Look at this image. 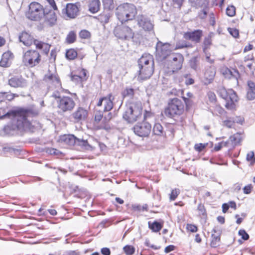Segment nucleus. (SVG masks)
<instances>
[{
  "instance_id": "nucleus-1",
  "label": "nucleus",
  "mask_w": 255,
  "mask_h": 255,
  "mask_svg": "<svg viewBox=\"0 0 255 255\" xmlns=\"http://www.w3.org/2000/svg\"><path fill=\"white\" fill-rule=\"evenodd\" d=\"M31 114L30 111L21 110L14 112L11 128L13 130L30 128L31 123L28 118Z\"/></svg>"
},
{
  "instance_id": "nucleus-2",
  "label": "nucleus",
  "mask_w": 255,
  "mask_h": 255,
  "mask_svg": "<svg viewBox=\"0 0 255 255\" xmlns=\"http://www.w3.org/2000/svg\"><path fill=\"white\" fill-rule=\"evenodd\" d=\"M136 14V8L131 3H125L120 4L116 9V15L122 23L132 20Z\"/></svg>"
},
{
  "instance_id": "nucleus-3",
  "label": "nucleus",
  "mask_w": 255,
  "mask_h": 255,
  "mask_svg": "<svg viewBox=\"0 0 255 255\" xmlns=\"http://www.w3.org/2000/svg\"><path fill=\"white\" fill-rule=\"evenodd\" d=\"M142 107L140 102H131L127 105L123 117L128 123L138 120L142 115Z\"/></svg>"
},
{
  "instance_id": "nucleus-4",
  "label": "nucleus",
  "mask_w": 255,
  "mask_h": 255,
  "mask_svg": "<svg viewBox=\"0 0 255 255\" xmlns=\"http://www.w3.org/2000/svg\"><path fill=\"white\" fill-rule=\"evenodd\" d=\"M184 111V103L175 98L169 100L168 106L164 109L163 114L168 118H173L182 115Z\"/></svg>"
},
{
  "instance_id": "nucleus-5",
  "label": "nucleus",
  "mask_w": 255,
  "mask_h": 255,
  "mask_svg": "<svg viewBox=\"0 0 255 255\" xmlns=\"http://www.w3.org/2000/svg\"><path fill=\"white\" fill-rule=\"evenodd\" d=\"M52 97L55 98L57 108L62 112L71 111L75 106V101L70 97H60L59 93H53Z\"/></svg>"
},
{
  "instance_id": "nucleus-6",
  "label": "nucleus",
  "mask_w": 255,
  "mask_h": 255,
  "mask_svg": "<svg viewBox=\"0 0 255 255\" xmlns=\"http://www.w3.org/2000/svg\"><path fill=\"white\" fill-rule=\"evenodd\" d=\"M219 95L226 101L225 107L232 110L235 108V103L238 101L236 92L232 89L226 90L224 87H220L218 90Z\"/></svg>"
},
{
  "instance_id": "nucleus-7",
  "label": "nucleus",
  "mask_w": 255,
  "mask_h": 255,
  "mask_svg": "<svg viewBox=\"0 0 255 255\" xmlns=\"http://www.w3.org/2000/svg\"><path fill=\"white\" fill-rule=\"evenodd\" d=\"M45 10V9L39 3L32 2L29 5V9L26 16L30 20L39 21L43 17Z\"/></svg>"
},
{
  "instance_id": "nucleus-8",
  "label": "nucleus",
  "mask_w": 255,
  "mask_h": 255,
  "mask_svg": "<svg viewBox=\"0 0 255 255\" xmlns=\"http://www.w3.org/2000/svg\"><path fill=\"white\" fill-rule=\"evenodd\" d=\"M44 81L47 84L49 90H55L54 93H58L63 91L60 80L56 73H49L46 74Z\"/></svg>"
},
{
  "instance_id": "nucleus-9",
  "label": "nucleus",
  "mask_w": 255,
  "mask_h": 255,
  "mask_svg": "<svg viewBox=\"0 0 255 255\" xmlns=\"http://www.w3.org/2000/svg\"><path fill=\"white\" fill-rule=\"evenodd\" d=\"M40 56L36 50H29L23 53L22 63L27 67H33L40 61Z\"/></svg>"
},
{
  "instance_id": "nucleus-10",
  "label": "nucleus",
  "mask_w": 255,
  "mask_h": 255,
  "mask_svg": "<svg viewBox=\"0 0 255 255\" xmlns=\"http://www.w3.org/2000/svg\"><path fill=\"white\" fill-rule=\"evenodd\" d=\"M183 59V56L179 53L169 55V67H168V70L165 72L171 75L181 69Z\"/></svg>"
},
{
  "instance_id": "nucleus-11",
  "label": "nucleus",
  "mask_w": 255,
  "mask_h": 255,
  "mask_svg": "<svg viewBox=\"0 0 255 255\" xmlns=\"http://www.w3.org/2000/svg\"><path fill=\"white\" fill-rule=\"evenodd\" d=\"M114 33L116 37L123 40H129L133 36L132 30L129 27L123 24L115 27Z\"/></svg>"
},
{
  "instance_id": "nucleus-12",
  "label": "nucleus",
  "mask_w": 255,
  "mask_h": 255,
  "mask_svg": "<svg viewBox=\"0 0 255 255\" xmlns=\"http://www.w3.org/2000/svg\"><path fill=\"white\" fill-rule=\"evenodd\" d=\"M136 21L138 26L143 30L148 32H153L154 24L150 17L146 15L139 14L136 17Z\"/></svg>"
},
{
  "instance_id": "nucleus-13",
  "label": "nucleus",
  "mask_w": 255,
  "mask_h": 255,
  "mask_svg": "<svg viewBox=\"0 0 255 255\" xmlns=\"http://www.w3.org/2000/svg\"><path fill=\"white\" fill-rule=\"evenodd\" d=\"M132 130L134 133L139 136L147 137L151 132V126L148 122L143 121L136 124L132 128Z\"/></svg>"
},
{
  "instance_id": "nucleus-14",
  "label": "nucleus",
  "mask_w": 255,
  "mask_h": 255,
  "mask_svg": "<svg viewBox=\"0 0 255 255\" xmlns=\"http://www.w3.org/2000/svg\"><path fill=\"white\" fill-rule=\"evenodd\" d=\"M171 45L168 43L158 41L156 46V56L159 60L165 59L171 51Z\"/></svg>"
},
{
  "instance_id": "nucleus-15",
  "label": "nucleus",
  "mask_w": 255,
  "mask_h": 255,
  "mask_svg": "<svg viewBox=\"0 0 255 255\" xmlns=\"http://www.w3.org/2000/svg\"><path fill=\"white\" fill-rule=\"evenodd\" d=\"M62 140L66 144L69 145L71 146L77 144L84 147L86 149H89L91 148L90 145L88 143L86 140L77 138L72 134L64 135L62 138Z\"/></svg>"
},
{
  "instance_id": "nucleus-16",
  "label": "nucleus",
  "mask_w": 255,
  "mask_h": 255,
  "mask_svg": "<svg viewBox=\"0 0 255 255\" xmlns=\"http://www.w3.org/2000/svg\"><path fill=\"white\" fill-rule=\"evenodd\" d=\"M79 8L73 3H68L66 7L62 9V13L65 18H74L78 14Z\"/></svg>"
},
{
  "instance_id": "nucleus-17",
  "label": "nucleus",
  "mask_w": 255,
  "mask_h": 255,
  "mask_svg": "<svg viewBox=\"0 0 255 255\" xmlns=\"http://www.w3.org/2000/svg\"><path fill=\"white\" fill-rule=\"evenodd\" d=\"M138 78L142 80L149 78L153 74L154 71V65L139 67Z\"/></svg>"
},
{
  "instance_id": "nucleus-18",
  "label": "nucleus",
  "mask_w": 255,
  "mask_h": 255,
  "mask_svg": "<svg viewBox=\"0 0 255 255\" xmlns=\"http://www.w3.org/2000/svg\"><path fill=\"white\" fill-rule=\"evenodd\" d=\"M54 10L53 9L47 11L45 9V14L43 16L44 18V23L49 26H52L56 23L57 17Z\"/></svg>"
},
{
  "instance_id": "nucleus-19",
  "label": "nucleus",
  "mask_w": 255,
  "mask_h": 255,
  "mask_svg": "<svg viewBox=\"0 0 255 255\" xmlns=\"http://www.w3.org/2000/svg\"><path fill=\"white\" fill-rule=\"evenodd\" d=\"M88 116V111L82 107H78L72 114V117L76 122L85 121Z\"/></svg>"
},
{
  "instance_id": "nucleus-20",
  "label": "nucleus",
  "mask_w": 255,
  "mask_h": 255,
  "mask_svg": "<svg viewBox=\"0 0 255 255\" xmlns=\"http://www.w3.org/2000/svg\"><path fill=\"white\" fill-rule=\"evenodd\" d=\"M202 36V31L196 30L193 31H189L184 34V38L187 40H190L195 43H198Z\"/></svg>"
},
{
  "instance_id": "nucleus-21",
  "label": "nucleus",
  "mask_w": 255,
  "mask_h": 255,
  "mask_svg": "<svg viewBox=\"0 0 255 255\" xmlns=\"http://www.w3.org/2000/svg\"><path fill=\"white\" fill-rule=\"evenodd\" d=\"M19 40L24 45L26 46H30L36 40L28 33L22 32L19 36Z\"/></svg>"
},
{
  "instance_id": "nucleus-22",
  "label": "nucleus",
  "mask_w": 255,
  "mask_h": 255,
  "mask_svg": "<svg viewBox=\"0 0 255 255\" xmlns=\"http://www.w3.org/2000/svg\"><path fill=\"white\" fill-rule=\"evenodd\" d=\"M246 91V98L248 100L252 101L255 99V83L248 81Z\"/></svg>"
},
{
  "instance_id": "nucleus-23",
  "label": "nucleus",
  "mask_w": 255,
  "mask_h": 255,
  "mask_svg": "<svg viewBox=\"0 0 255 255\" xmlns=\"http://www.w3.org/2000/svg\"><path fill=\"white\" fill-rule=\"evenodd\" d=\"M154 65L152 56L149 54L145 53L138 60V66H145Z\"/></svg>"
},
{
  "instance_id": "nucleus-24",
  "label": "nucleus",
  "mask_w": 255,
  "mask_h": 255,
  "mask_svg": "<svg viewBox=\"0 0 255 255\" xmlns=\"http://www.w3.org/2000/svg\"><path fill=\"white\" fill-rule=\"evenodd\" d=\"M12 58L13 55L10 52L8 51L4 53L0 61V66L3 67L9 66Z\"/></svg>"
},
{
  "instance_id": "nucleus-25",
  "label": "nucleus",
  "mask_w": 255,
  "mask_h": 255,
  "mask_svg": "<svg viewBox=\"0 0 255 255\" xmlns=\"http://www.w3.org/2000/svg\"><path fill=\"white\" fill-rule=\"evenodd\" d=\"M8 84L14 88L22 87L26 85V82L21 78L13 77L8 80Z\"/></svg>"
},
{
  "instance_id": "nucleus-26",
  "label": "nucleus",
  "mask_w": 255,
  "mask_h": 255,
  "mask_svg": "<svg viewBox=\"0 0 255 255\" xmlns=\"http://www.w3.org/2000/svg\"><path fill=\"white\" fill-rule=\"evenodd\" d=\"M221 72L226 78L231 79L234 77L237 80L239 73L235 69L231 70L227 67H223L221 70Z\"/></svg>"
},
{
  "instance_id": "nucleus-27",
  "label": "nucleus",
  "mask_w": 255,
  "mask_h": 255,
  "mask_svg": "<svg viewBox=\"0 0 255 255\" xmlns=\"http://www.w3.org/2000/svg\"><path fill=\"white\" fill-rule=\"evenodd\" d=\"M216 74V70L214 67L210 66L207 68L204 73V77L207 82L206 84L211 83L213 80Z\"/></svg>"
},
{
  "instance_id": "nucleus-28",
  "label": "nucleus",
  "mask_w": 255,
  "mask_h": 255,
  "mask_svg": "<svg viewBox=\"0 0 255 255\" xmlns=\"http://www.w3.org/2000/svg\"><path fill=\"white\" fill-rule=\"evenodd\" d=\"M114 99V97L111 94L108 95L107 97H104V111H110L112 109L114 106L113 102Z\"/></svg>"
},
{
  "instance_id": "nucleus-29",
  "label": "nucleus",
  "mask_w": 255,
  "mask_h": 255,
  "mask_svg": "<svg viewBox=\"0 0 255 255\" xmlns=\"http://www.w3.org/2000/svg\"><path fill=\"white\" fill-rule=\"evenodd\" d=\"M100 0H89V10L92 13H96L100 9Z\"/></svg>"
},
{
  "instance_id": "nucleus-30",
  "label": "nucleus",
  "mask_w": 255,
  "mask_h": 255,
  "mask_svg": "<svg viewBox=\"0 0 255 255\" xmlns=\"http://www.w3.org/2000/svg\"><path fill=\"white\" fill-rule=\"evenodd\" d=\"M112 14L111 12H104L101 13L98 16V19L103 24H106L109 22L110 18L112 17Z\"/></svg>"
},
{
  "instance_id": "nucleus-31",
  "label": "nucleus",
  "mask_w": 255,
  "mask_h": 255,
  "mask_svg": "<svg viewBox=\"0 0 255 255\" xmlns=\"http://www.w3.org/2000/svg\"><path fill=\"white\" fill-rule=\"evenodd\" d=\"M34 45L36 46V48L42 49L43 52L45 54H47L50 50V45L44 43L38 40H35L34 41Z\"/></svg>"
},
{
  "instance_id": "nucleus-32",
  "label": "nucleus",
  "mask_w": 255,
  "mask_h": 255,
  "mask_svg": "<svg viewBox=\"0 0 255 255\" xmlns=\"http://www.w3.org/2000/svg\"><path fill=\"white\" fill-rule=\"evenodd\" d=\"M214 35V33L211 32L209 33L208 35L204 38L203 42V49L205 52H206V50L209 48V46L211 45L212 38Z\"/></svg>"
},
{
  "instance_id": "nucleus-33",
  "label": "nucleus",
  "mask_w": 255,
  "mask_h": 255,
  "mask_svg": "<svg viewBox=\"0 0 255 255\" xmlns=\"http://www.w3.org/2000/svg\"><path fill=\"white\" fill-rule=\"evenodd\" d=\"M234 147L240 143L242 140V136L239 133H236L231 135L229 138Z\"/></svg>"
},
{
  "instance_id": "nucleus-34",
  "label": "nucleus",
  "mask_w": 255,
  "mask_h": 255,
  "mask_svg": "<svg viewBox=\"0 0 255 255\" xmlns=\"http://www.w3.org/2000/svg\"><path fill=\"white\" fill-rule=\"evenodd\" d=\"M149 228L154 232H159L162 228V225L160 223L155 221L152 224L148 223Z\"/></svg>"
},
{
  "instance_id": "nucleus-35",
  "label": "nucleus",
  "mask_w": 255,
  "mask_h": 255,
  "mask_svg": "<svg viewBox=\"0 0 255 255\" xmlns=\"http://www.w3.org/2000/svg\"><path fill=\"white\" fill-rule=\"evenodd\" d=\"M220 242V237L219 235H216L215 234L212 235V241L211 242V246L212 247L216 248L219 246Z\"/></svg>"
},
{
  "instance_id": "nucleus-36",
  "label": "nucleus",
  "mask_w": 255,
  "mask_h": 255,
  "mask_svg": "<svg viewBox=\"0 0 255 255\" xmlns=\"http://www.w3.org/2000/svg\"><path fill=\"white\" fill-rule=\"evenodd\" d=\"M78 56L77 52L74 49L68 50L66 53V57L69 60H73Z\"/></svg>"
},
{
  "instance_id": "nucleus-37",
  "label": "nucleus",
  "mask_w": 255,
  "mask_h": 255,
  "mask_svg": "<svg viewBox=\"0 0 255 255\" xmlns=\"http://www.w3.org/2000/svg\"><path fill=\"white\" fill-rule=\"evenodd\" d=\"M105 9L108 10H113L114 7L113 0H102Z\"/></svg>"
},
{
  "instance_id": "nucleus-38",
  "label": "nucleus",
  "mask_w": 255,
  "mask_h": 255,
  "mask_svg": "<svg viewBox=\"0 0 255 255\" xmlns=\"http://www.w3.org/2000/svg\"><path fill=\"white\" fill-rule=\"evenodd\" d=\"M163 127L159 123H156L154 125L153 128V133L156 135H161L162 133Z\"/></svg>"
},
{
  "instance_id": "nucleus-39",
  "label": "nucleus",
  "mask_w": 255,
  "mask_h": 255,
  "mask_svg": "<svg viewBox=\"0 0 255 255\" xmlns=\"http://www.w3.org/2000/svg\"><path fill=\"white\" fill-rule=\"evenodd\" d=\"M134 94L133 89L132 88H127L122 92V95L124 98H131Z\"/></svg>"
},
{
  "instance_id": "nucleus-40",
  "label": "nucleus",
  "mask_w": 255,
  "mask_h": 255,
  "mask_svg": "<svg viewBox=\"0 0 255 255\" xmlns=\"http://www.w3.org/2000/svg\"><path fill=\"white\" fill-rule=\"evenodd\" d=\"M124 250L127 255H132L135 252L134 248L132 246L127 245L124 248Z\"/></svg>"
},
{
  "instance_id": "nucleus-41",
  "label": "nucleus",
  "mask_w": 255,
  "mask_h": 255,
  "mask_svg": "<svg viewBox=\"0 0 255 255\" xmlns=\"http://www.w3.org/2000/svg\"><path fill=\"white\" fill-rule=\"evenodd\" d=\"M76 35L75 32L73 31H70L67 36V42L69 43H73L76 39Z\"/></svg>"
},
{
  "instance_id": "nucleus-42",
  "label": "nucleus",
  "mask_w": 255,
  "mask_h": 255,
  "mask_svg": "<svg viewBox=\"0 0 255 255\" xmlns=\"http://www.w3.org/2000/svg\"><path fill=\"white\" fill-rule=\"evenodd\" d=\"M227 14L229 16H233L236 13V8L233 5L228 6L226 9Z\"/></svg>"
},
{
  "instance_id": "nucleus-43",
  "label": "nucleus",
  "mask_w": 255,
  "mask_h": 255,
  "mask_svg": "<svg viewBox=\"0 0 255 255\" xmlns=\"http://www.w3.org/2000/svg\"><path fill=\"white\" fill-rule=\"evenodd\" d=\"M246 159L252 163L255 162V156L253 151H250L247 154Z\"/></svg>"
},
{
  "instance_id": "nucleus-44",
  "label": "nucleus",
  "mask_w": 255,
  "mask_h": 255,
  "mask_svg": "<svg viewBox=\"0 0 255 255\" xmlns=\"http://www.w3.org/2000/svg\"><path fill=\"white\" fill-rule=\"evenodd\" d=\"M179 193L180 190L179 189H175L173 190L170 195V199L172 201L175 200Z\"/></svg>"
},
{
  "instance_id": "nucleus-45",
  "label": "nucleus",
  "mask_w": 255,
  "mask_h": 255,
  "mask_svg": "<svg viewBox=\"0 0 255 255\" xmlns=\"http://www.w3.org/2000/svg\"><path fill=\"white\" fill-rule=\"evenodd\" d=\"M79 36L81 38L87 39L90 37L91 34L88 31L86 30H83L80 31Z\"/></svg>"
},
{
  "instance_id": "nucleus-46",
  "label": "nucleus",
  "mask_w": 255,
  "mask_h": 255,
  "mask_svg": "<svg viewBox=\"0 0 255 255\" xmlns=\"http://www.w3.org/2000/svg\"><path fill=\"white\" fill-rule=\"evenodd\" d=\"M235 123V121L234 120H232L230 119H227L223 121V125L229 128H232L233 127Z\"/></svg>"
},
{
  "instance_id": "nucleus-47",
  "label": "nucleus",
  "mask_w": 255,
  "mask_h": 255,
  "mask_svg": "<svg viewBox=\"0 0 255 255\" xmlns=\"http://www.w3.org/2000/svg\"><path fill=\"white\" fill-rule=\"evenodd\" d=\"M229 32L235 38L239 36V30L236 28H229Z\"/></svg>"
},
{
  "instance_id": "nucleus-48",
  "label": "nucleus",
  "mask_w": 255,
  "mask_h": 255,
  "mask_svg": "<svg viewBox=\"0 0 255 255\" xmlns=\"http://www.w3.org/2000/svg\"><path fill=\"white\" fill-rule=\"evenodd\" d=\"M221 144H222L223 147H226L229 148L234 147L229 138L226 141H222Z\"/></svg>"
},
{
  "instance_id": "nucleus-49",
  "label": "nucleus",
  "mask_w": 255,
  "mask_h": 255,
  "mask_svg": "<svg viewBox=\"0 0 255 255\" xmlns=\"http://www.w3.org/2000/svg\"><path fill=\"white\" fill-rule=\"evenodd\" d=\"M191 46V45L190 44L186 41H184L182 43L178 42L176 45V48H183L184 47H189Z\"/></svg>"
},
{
  "instance_id": "nucleus-50",
  "label": "nucleus",
  "mask_w": 255,
  "mask_h": 255,
  "mask_svg": "<svg viewBox=\"0 0 255 255\" xmlns=\"http://www.w3.org/2000/svg\"><path fill=\"white\" fill-rule=\"evenodd\" d=\"M186 229L188 231L192 233H195L197 231V226L192 224H187Z\"/></svg>"
},
{
  "instance_id": "nucleus-51",
  "label": "nucleus",
  "mask_w": 255,
  "mask_h": 255,
  "mask_svg": "<svg viewBox=\"0 0 255 255\" xmlns=\"http://www.w3.org/2000/svg\"><path fill=\"white\" fill-rule=\"evenodd\" d=\"M239 234L244 240H247L249 238V235L246 232V231L244 230H241L239 232Z\"/></svg>"
},
{
  "instance_id": "nucleus-52",
  "label": "nucleus",
  "mask_w": 255,
  "mask_h": 255,
  "mask_svg": "<svg viewBox=\"0 0 255 255\" xmlns=\"http://www.w3.org/2000/svg\"><path fill=\"white\" fill-rule=\"evenodd\" d=\"M205 147V145L202 143L196 144L194 146L195 149L199 152L202 151Z\"/></svg>"
},
{
  "instance_id": "nucleus-53",
  "label": "nucleus",
  "mask_w": 255,
  "mask_h": 255,
  "mask_svg": "<svg viewBox=\"0 0 255 255\" xmlns=\"http://www.w3.org/2000/svg\"><path fill=\"white\" fill-rule=\"evenodd\" d=\"M15 96V94H12L8 92H5V100L11 101Z\"/></svg>"
},
{
  "instance_id": "nucleus-54",
  "label": "nucleus",
  "mask_w": 255,
  "mask_h": 255,
  "mask_svg": "<svg viewBox=\"0 0 255 255\" xmlns=\"http://www.w3.org/2000/svg\"><path fill=\"white\" fill-rule=\"evenodd\" d=\"M208 97L209 99V100L212 102H214L216 101V95L215 94L212 92H209L208 93Z\"/></svg>"
},
{
  "instance_id": "nucleus-55",
  "label": "nucleus",
  "mask_w": 255,
  "mask_h": 255,
  "mask_svg": "<svg viewBox=\"0 0 255 255\" xmlns=\"http://www.w3.org/2000/svg\"><path fill=\"white\" fill-rule=\"evenodd\" d=\"M197 209L200 212V214L204 215L206 213V211L204 205L201 204L198 205Z\"/></svg>"
},
{
  "instance_id": "nucleus-56",
  "label": "nucleus",
  "mask_w": 255,
  "mask_h": 255,
  "mask_svg": "<svg viewBox=\"0 0 255 255\" xmlns=\"http://www.w3.org/2000/svg\"><path fill=\"white\" fill-rule=\"evenodd\" d=\"M252 189V186L251 184L246 186L243 189L244 193L245 194H249L251 192Z\"/></svg>"
},
{
  "instance_id": "nucleus-57",
  "label": "nucleus",
  "mask_w": 255,
  "mask_h": 255,
  "mask_svg": "<svg viewBox=\"0 0 255 255\" xmlns=\"http://www.w3.org/2000/svg\"><path fill=\"white\" fill-rule=\"evenodd\" d=\"M101 253L104 255H110V250L108 248H104L101 249Z\"/></svg>"
},
{
  "instance_id": "nucleus-58",
  "label": "nucleus",
  "mask_w": 255,
  "mask_h": 255,
  "mask_svg": "<svg viewBox=\"0 0 255 255\" xmlns=\"http://www.w3.org/2000/svg\"><path fill=\"white\" fill-rule=\"evenodd\" d=\"M175 247L173 245H169L165 248L164 252L166 253H168L173 250H174Z\"/></svg>"
},
{
  "instance_id": "nucleus-59",
  "label": "nucleus",
  "mask_w": 255,
  "mask_h": 255,
  "mask_svg": "<svg viewBox=\"0 0 255 255\" xmlns=\"http://www.w3.org/2000/svg\"><path fill=\"white\" fill-rule=\"evenodd\" d=\"M54 10H57V7L54 0H46Z\"/></svg>"
},
{
  "instance_id": "nucleus-60",
  "label": "nucleus",
  "mask_w": 255,
  "mask_h": 255,
  "mask_svg": "<svg viewBox=\"0 0 255 255\" xmlns=\"http://www.w3.org/2000/svg\"><path fill=\"white\" fill-rule=\"evenodd\" d=\"M47 152L51 154L58 155L60 153V151L54 148L49 149Z\"/></svg>"
},
{
  "instance_id": "nucleus-61",
  "label": "nucleus",
  "mask_w": 255,
  "mask_h": 255,
  "mask_svg": "<svg viewBox=\"0 0 255 255\" xmlns=\"http://www.w3.org/2000/svg\"><path fill=\"white\" fill-rule=\"evenodd\" d=\"M152 116L153 114L152 113L146 111L144 114V121H145L148 118L152 117Z\"/></svg>"
},
{
  "instance_id": "nucleus-62",
  "label": "nucleus",
  "mask_w": 255,
  "mask_h": 255,
  "mask_svg": "<svg viewBox=\"0 0 255 255\" xmlns=\"http://www.w3.org/2000/svg\"><path fill=\"white\" fill-rule=\"evenodd\" d=\"M82 79V76L74 75L71 77V80L73 81H81Z\"/></svg>"
},
{
  "instance_id": "nucleus-63",
  "label": "nucleus",
  "mask_w": 255,
  "mask_h": 255,
  "mask_svg": "<svg viewBox=\"0 0 255 255\" xmlns=\"http://www.w3.org/2000/svg\"><path fill=\"white\" fill-rule=\"evenodd\" d=\"M62 255H79V253L75 251H71L65 253Z\"/></svg>"
},
{
  "instance_id": "nucleus-64",
  "label": "nucleus",
  "mask_w": 255,
  "mask_h": 255,
  "mask_svg": "<svg viewBox=\"0 0 255 255\" xmlns=\"http://www.w3.org/2000/svg\"><path fill=\"white\" fill-rule=\"evenodd\" d=\"M223 147L222 144H221V142L220 143H218V144H215L214 149V150L218 151L220 150L222 147Z\"/></svg>"
}]
</instances>
